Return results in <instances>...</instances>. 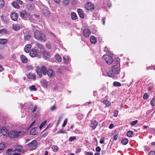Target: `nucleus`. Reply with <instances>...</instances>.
Masks as SVG:
<instances>
[{
    "label": "nucleus",
    "mask_w": 155,
    "mask_h": 155,
    "mask_svg": "<svg viewBox=\"0 0 155 155\" xmlns=\"http://www.w3.org/2000/svg\"><path fill=\"white\" fill-rule=\"evenodd\" d=\"M85 8L87 10L92 11L94 8V6L93 3L89 2L86 4Z\"/></svg>",
    "instance_id": "nucleus-7"
},
{
    "label": "nucleus",
    "mask_w": 155,
    "mask_h": 155,
    "mask_svg": "<svg viewBox=\"0 0 155 155\" xmlns=\"http://www.w3.org/2000/svg\"><path fill=\"white\" fill-rule=\"evenodd\" d=\"M111 6V2L109 1H106L104 2L103 5V7L106 11H107V8H110Z\"/></svg>",
    "instance_id": "nucleus-8"
},
{
    "label": "nucleus",
    "mask_w": 155,
    "mask_h": 155,
    "mask_svg": "<svg viewBox=\"0 0 155 155\" xmlns=\"http://www.w3.org/2000/svg\"><path fill=\"white\" fill-rule=\"evenodd\" d=\"M47 74L49 77L52 78L54 76V72L52 69L49 68L48 69Z\"/></svg>",
    "instance_id": "nucleus-10"
},
{
    "label": "nucleus",
    "mask_w": 155,
    "mask_h": 155,
    "mask_svg": "<svg viewBox=\"0 0 155 155\" xmlns=\"http://www.w3.org/2000/svg\"><path fill=\"white\" fill-rule=\"evenodd\" d=\"M37 54V51L35 49H32L30 53V56L32 57H34L36 56Z\"/></svg>",
    "instance_id": "nucleus-11"
},
{
    "label": "nucleus",
    "mask_w": 155,
    "mask_h": 155,
    "mask_svg": "<svg viewBox=\"0 0 155 155\" xmlns=\"http://www.w3.org/2000/svg\"><path fill=\"white\" fill-rule=\"evenodd\" d=\"M27 6L29 10H31L34 8V4L32 2H30L28 4Z\"/></svg>",
    "instance_id": "nucleus-17"
},
{
    "label": "nucleus",
    "mask_w": 155,
    "mask_h": 155,
    "mask_svg": "<svg viewBox=\"0 0 155 155\" xmlns=\"http://www.w3.org/2000/svg\"><path fill=\"white\" fill-rule=\"evenodd\" d=\"M120 67L117 65H114L110 68L107 72V74L108 76L113 77L115 74H119L120 71Z\"/></svg>",
    "instance_id": "nucleus-1"
},
{
    "label": "nucleus",
    "mask_w": 155,
    "mask_h": 155,
    "mask_svg": "<svg viewBox=\"0 0 155 155\" xmlns=\"http://www.w3.org/2000/svg\"><path fill=\"white\" fill-rule=\"evenodd\" d=\"M12 4V5L15 8L18 9L20 7L19 5H18L17 3L16 2H13Z\"/></svg>",
    "instance_id": "nucleus-32"
},
{
    "label": "nucleus",
    "mask_w": 155,
    "mask_h": 155,
    "mask_svg": "<svg viewBox=\"0 0 155 155\" xmlns=\"http://www.w3.org/2000/svg\"><path fill=\"white\" fill-rule=\"evenodd\" d=\"M21 58L22 62L24 63H26L27 62V58L24 55H21Z\"/></svg>",
    "instance_id": "nucleus-19"
},
{
    "label": "nucleus",
    "mask_w": 155,
    "mask_h": 155,
    "mask_svg": "<svg viewBox=\"0 0 155 155\" xmlns=\"http://www.w3.org/2000/svg\"><path fill=\"white\" fill-rule=\"evenodd\" d=\"M12 19L14 21H16L18 18V14L16 12H13L10 15Z\"/></svg>",
    "instance_id": "nucleus-12"
},
{
    "label": "nucleus",
    "mask_w": 155,
    "mask_h": 155,
    "mask_svg": "<svg viewBox=\"0 0 155 155\" xmlns=\"http://www.w3.org/2000/svg\"><path fill=\"white\" fill-rule=\"evenodd\" d=\"M34 36L36 39L40 40L41 41L45 42L46 41V38L45 34L42 33L40 31H35Z\"/></svg>",
    "instance_id": "nucleus-4"
},
{
    "label": "nucleus",
    "mask_w": 155,
    "mask_h": 155,
    "mask_svg": "<svg viewBox=\"0 0 155 155\" xmlns=\"http://www.w3.org/2000/svg\"><path fill=\"white\" fill-rule=\"evenodd\" d=\"M37 144V141L36 140H34L30 143H28V145H36Z\"/></svg>",
    "instance_id": "nucleus-27"
},
{
    "label": "nucleus",
    "mask_w": 155,
    "mask_h": 155,
    "mask_svg": "<svg viewBox=\"0 0 155 155\" xmlns=\"http://www.w3.org/2000/svg\"><path fill=\"white\" fill-rule=\"evenodd\" d=\"M104 141V138H101L100 139V143H103Z\"/></svg>",
    "instance_id": "nucleus-56"
},
{
    "label": "nucleus",
    "mask_w": 155,
    "mask_h": 155,
    "mask_svg": "<svg viewBox=\"0 0 155 155\" xmlns=\"http://www.w3.org/2000/svg\"><path fill=\"white\" fill-rule=\"evenodd\" d=\"M6 32V30L5 29H2L1 30H0V33H5Z\"/></svg>",
    "instance_id": "nucleus-52"
},
{
    "label": "nucleus",
    "mask_w": 155,
    "mask_h": 155,
    "mask_svg": "<svg viewBox=\"0 0 155 155\" xmlns=\"http://www.w3.org/2000/svg\"><path fill=\"white\" fill-rule=\"evenodd\" d=\"M12 149L9 148L6 151V153L5 155H11L12 153L13 152Z\"/></svg>",
    "instance_id": "nucleus-30"
},
{
    "label": "nucleus",
    "mask_w": 155,
    "mask_h": 155,
    "mask_svg": "<svg viewBox=\"0 0 155 155\" xmlns=\"http://www.w3.org/2000/svg\"><path fill=\"white\" fill-rule=\"evenodd\" d=\"M36 128H32L30 130V134L32 135H35L36 134Z\"/></svg>",
    "instance_id": "nucleus-25"
},
{
    "label": "nucleus",
    "mask_w": 155,
    "mask_h": 155,
    "mask_svg": "<svg viewBox=\"0 0 155 155\" xmlns=\"http://www.w3.org/2000/svg\"><path fill=\"white\" fill-rule=\"evenodd\" d=\"M149 155H155V151H151L149 152Z\"/></svg>",
    "instance_id": "nucleus-53"
},
{
    "label": "nucleus",
    "mask_w": 155,
    "mask_h": 155,
    "mask_svg": "<svg viewBox=\"0 0 155 155\" xmlns=\"http://www.w3.org/2000/svg\"><path fill=\"white\" fill-rule=\"evenodd\" d=\"M118 137V136L117 135H114V139L115 140H116L117 139Z\"/></svg>",
    "instance_id": "nucleus-62"
},
{
    "label": "nucleus",
    "mask_w": 155,
    "mask_h": 155,
    "mask_svg": "<svg viewBox=\"0 0 155 155\" xmlns=\"http://www.w3.org/2000/svg\"><path fill=\"white\" fill-rule=\"evenodd\" d=\"M31 47V44H28L26 45L25 48V51L27 53H28L30 51Z\"/></svg>",
    "instance_id": "nucleus-18"
},
{
    "label": "nucleus",
    "mask_w": 155,
    "mask_h": 155,
    "mask_svg": "<svg viewBox=\"0 0 155 155\" xmlns=\"http://www.w3.org/2000/svg\"><path fill=\"white\" fill-rule=\"evenodd\" d=\"M114 125L113 124H111L109 126V128L110 129H112L114 127Z\"/></svg>",
    "instance_id": "nucleus-60"
},
{
    "label": "nucleus",
    "mask_w": 155,
    "mask_h": 155,
    "mask_svg": "<svg viewBox=\"0 0 155 155\" xmlns=\"http://www.w3.org/2000/svg\"><path fill=\"white\" fill-rule=\"evenodd\" d=\"M154 98H153L150 101V104L151 105L154 106L155 105Z\"/></svg>",
    "instance_id": "nucleus-48"
},
{
    "label": "nucleus",
    "mask_w": 155,
    "mask_h": 155,
    "mask_svg": "<svg viewBox=\"0 0 155 155\" xmlns=\"http://www.w3.org/2000/svg\"><path fill=\"white\" fill-rule=\"evenodd\" d=\"M71 16L72 19L73 20H76L77 18V17L76 13L74 12L71 13Z\"/></svg>",
    "instance_id": "nucleus-26"
},
{
    "label": "nucleus",
    "mask_w": 155,
    "mask_h": 155,
    "mask_svg": "<svg viewBox=\"0 0 155 155\" xmlns=\"http://www.w3.org/2000/svg\"><path fill=\"white\" fill-rule=\"evenodd\" d=\"M28 77L29 78L31 79H35L36 78L35 75L31 73L28 74Z\"/></svg>",
    "instance_id": "nucleus-23"
},
{
    "label": "nucleus",
    "mask_w": 155,
    "mask_h": 155,
    "mask_svg": "<svg viewBox=\"0 0 155 155\" xmlns=\"http://www.w3.org/2000/svg\"><path fill=\"white\" fill-rule=\"evenodd\" d=\"M20 16L23 19L25 20H27L28 19L30 18V14L29 13H26L25 11H22L20 12Z\"/></svg>",
    "instance_id": "nucleus-6"
},
{
    "label": "nucleus",
    "mask_w": 155,
    "mask_h": 155,
    "mask_svg": "<svg viewBox=\"0 0 155 155\" xmlns=\"http://www.w3.org/2000/svg\"><path fill=\"white\" fill-rule=\"evenodd\" d=\"M105 19H106V18H102V22L104 25H105Z\"/></svg>",
    "instance_id": "nucleus-59"
},
{
    "label": "nucleus",
    "mask_w": 155,
    "mask_h": 155,
    "mask_svg": "<svg viewBox=\"0 0 155 155\" xmlns=\"http://www.w3.org/2000/svg\"><path fill=\"white\" fill-rule=\"evenodd\" d=\"M13 28L15 30L18 31L20 29V27L17 25H13Z\"/></svg>",
    "instance_id": "nucleus-39"
},
{
    "label": "nucleus",
    "mask_w": 155,
    "mask_h": 155,
    "mask_svg": "<svg viewBox=\"0 0 155 155\" xmlns=\"http://www.w3.org/2000/svg\"><path fill=\"white\" fill-rule=\"evenodd\" d=\"M57 132L59 134L61 133H65V131H64L62 129L59 130Z\"/></svg>",
    "instance_id": "nucleus-55"
},
{
    "label": "nucleus",
    "mask_w": 155,
    "mask_h": 155,
    "mask_svg": "<svg viewBox=\"0 0 155 155\" xmlns=\"http://www.w3.org/2000/svg\"><path fill=\"white\" fill-rule=\"evenodd\" d=\"M35 44L36 46L40 49L41 52H43V51H44V48L42 46V45L37 42H35Z\"/></svg>",
    "instance_id": "nucleus-14"
},
{
    "label": "nucleus",
    "mask_w": 155,
    "mask_h": 155,
    "mask_svg": "<svg viewBox=\"0 0 155 155\" xmlns=\"http://www.w3.org/2000/svg\"><path fill=\"white\" fill-rule=\"evenodd\" d=\"M37 107L36 106H35L34 107V108L33 110H32V112H33V113H34L36 111V109H37Z\"/></svg>",
    "instance_id": "nucleus-61"
},
{
    "label": "nucleus",
    "mask_w": 155,
    "mask_h": 155,
    "mask_svg": "<svg viewBox=\"0 0 155 155\" xmlns=\"http://www.w3.org/2000/svg\"><path fill=\"white\" fill-rule=\"evenodd\" d=\"M97 126V122L96 120H94L93 123H92L91 125V127L94 130L96 127Z\"/></svg>",
    "instance_id": "nucleus-24"
},
{
    "label": "nucleus",
    "mask_w": 155,
    "mask_h": 155,
    "mask_svg": "<svg viewBox=\"0 0 155 155\" xmlns=\"http://www.w3.org/2000/svg\"><path fill=\"white\" fill-rule=\"evenodd\" d=\"M42 13L46 16H49L50 15V12L47 9L43 8L42 10Z\"/></svg>",
    "instance_id": "nucleus-13"
},
{
    "label": "nucleus",
    "mask_w": 155,
    "mask_h": 155,
    "mask_svg": "<svg viewBox=\"0 0 155 155\" xmlns=\"http://www.w3.org/2000/svg\"><path fill=\"white\" fill-rule=\"evenodd\" d=\"M55 58L58 62L61 61V58L59 55H55Z\"/></svg>",
    "instance_id": "nucleus-37"
},
{
    "label": "nucleus",
    "mask_w": 155,
    "mask_h": 155,
    "mask_svg": "<svg viewBox=\"0 0 155 155\" xmlns=\"http://www.w3.org/2000/svg\"><path fill=\"white\" fill-rule=\"evenodd\" d=\"M138 122V121L137 120H135L134 121H133L131 122L130 123V125H131L132 126H133L134 125H135Z\"/></svg>",
    "instance_id": "nucleus-43"
},
{
    "label": "nucleus",
    "mask_w": 155,
    "mask_h": 155,
    "mask_svg": "<svg viewBox=\"0 0 155 155\" xmlns=\"http://www.w3.org/2000/svg\"><path fill=\"white\" fill-rule=\"evenodd\" d=\"M81 148H78L76 150L75 153H79L81 151Z\"/></svg>",
    "instance_id": "nucleus-58"
},
{
    "label": "nucleus",
    "mask_w": 155,
    "mask_h": 155,
    "mask_svg": "<svg viewBox=\"0 0 155 155\" xmlns=\"http://www.w3.org/2000/svg\"><path fill=\"white\" fill-rule=\"evenodd\" d=\"M8 41L6 39L0 38V44H5Z\"/></svg>",
    "instance_id": "nucleus-20"
},
{
    "label": "nucleus",
    "mask_w": 155,
    "mask_h": 155,
    "mask_svg": "<svg viewBox=\"0 0 155 155\" xmlns=\"http://www.w3.org/2000/svg\"><path fill=\"white\" fill-rule=\"evenodd\" d=\"M77 12L81 18H84L83 12L81 9L80 8L78 9H77Z\"/></svg>",
    "instance_id": "nucleus-15"
},
{
    "label": "nucleus",
    "mask_w": 155,
    "mask_h": 155,
    "mask_svg": "<svg viewBox=\"0 0 155 155\" xmlns=\"http://www.w3.org/2000/svg\"><path fill=\"white\" fill-rule=\"evenodd\" d=\"M58 148L57 146H53L52 147V149L54 152H57L58 151Z\"/></svg>",
    "instance_id": "nucleus-41"
},
{
    "label": "nucleus",
    "mask_w": 155,
    "mask_h": 155,
    "mask_svg": "<svg viewBox=\"0 0 155 155\" xmlns=\"http://www.w3.org/2000/svg\"><path fill=\"white\" fill-rule=\"evenodd\" d=\"M31 37L30 35H25V39L26 40L28 41L29 40Z\"/></svg>",
    "instance_id": "nucleus-44"
},
{
    "label": "nucleus",
    "mask_w": 155,
    "mask_h": 155,
    "mask_svg": "<svg viewBox=\"0 0 155 155\" xmlns=\"http://www.w3.org/2000/svg\"><path fill=\"white\" fill-rule=\"evenodd\" d=\"M1 131L3 135H5L7 134V133L8 132V130L5 128V127H3L1 130Z\"/></svg>",
    "instance_id": "nucleus-16"
},
{
    "label": "nucleus",
    "mask_w": 155,
    "mask_h": 155,
    "mask_svg": "<svg viewBox=\"0 0 155 155\" xmlns=\"http://www.w3.org/2000/svg\"><path fill=\"white\" fill-rule=\"evenodd\" d=\"M43 86L45 87H47L48 86L47 81L45 79L43 80L42 81Z\"/></svg>",
    "instance_id": "nucleus-34"
},
{
    "label": "nucleus",
    "mask_w": 155,
    "mask_h": 155,
    "mask_svg": "<svg viewBox=\"0 0 155 155\" xmlns=\"http://www.w3.org/2000/svg\"><path fill=\"white\" fill-rule=\"evenodd\" d=\"M48 70H47L46 67L44 66H42L41 68L39 67H37L36 68V72L40 78L42 77L43 74L45 75L47 73Z\"/></svg>",
    "instance_id": "nucleus-3"
},
{
    "label": "nucleus",
    "mask_w": 155,
    "mask_h": 155,
    "mask_svg": "<svg viewBox=\"0 0 155 155\" xmlns=\"http://www.w3.org/2000/svg\"><path fill=\"white\" fill-rule=\"evenodd\" d=\"M69 2V0H63V3L64 5H68Z\"/></svg>",
    "instance_id": "nucleus-47"
},
{
    "label": "nucleus",
    "mask_w": 155,
    "mask_h": 155,
    "mask_svg": "<svg viewBox=\"0 0 155 155\" xmlns=\"http://www.w3.org/2000/svg\"><path fill=\"white\" fill-rule=\"evenodd\" d=\"M4 68L0 64V72H1L3 70Z\"/></svg>",
    "instance_id": "nucleus-63"
},
{
    "label": "nucleus",
    "mask_w": 155,
    "mask_h": 155,
    "mask_svg": "<svg viewBox=\"0 0 155 155\" xmlns=\"http://www.w3.org/2000/svg\"><path fill=\"white\" fill-rule=\"evenodd\" d=\"M29 89L31 91H36L37 90L36 88L34 85H32L29 87Z\"/></svg>",
    "instance_id": "nucleus-40"
},
{
    "label": "nucleus",
    "mask_w": 155,
    "mask_h": 155,
    "mask_svg": "<svg viewBox=\"0 0 155 155\" xmlns=\"http://www.w3.org/2000/svg\"><path fill=\"white\" fill-rule=\"evenodd\" d=\"M19 146L20 147V148L19 149H15V150H14V152H15L16 151H17L18 152H20L21 153H24L25 151L24 150H22V149L21 148H22L21 146Z\"/></svg>",
    "instance_id": "nucleus-22"
},
{
    "label": "nucleus",
    "mask_w": 155,
    "mask_h": 155,
    "mask_svg": "<svg viewBox=\"0 0 155 155\" xmlns=\"http://www.w3.org/2000/svg\"><path fill=\"white\" fill-rule=\"evenodd\" d=\"M103 103L107 107H109L111 105L110 102L107 100H104L103 101Z\"/></svg>",
    "instance_id": "nucleus-31"
},
{
    "label": "nucleus",
    "mask_w": 155,
    "mask_h": 155,
    "mask_svg": "<svg viewBox=\"0 0 155 155\" xmlns=\"http://www.w3.org/2000/svg\"><path fill=\"white\" fill-rule=\"evenodd\" d=\"M42 53L44 56L45 57L48 58L50 56L49 53L46 51H45L44 50Z\"/></svg>",
    "instance_id": "nucleus-28"
},
{
    "label": "nucleus",
    "mask_w": 155,
    "mask_h": 155,
    "mask_svg": "<svg viewBox=\"0 0 155 155\" xmlns=\"http://www.w3.org/2000/svg\"><path fill=\"white\" fill-rule=\"evenodd\" d=\"M67 121V119H65L64 121V123L62 125V126L63 127H64L66 125Z\"/></svg>",
    "instance_id": "nucleus-49"
},
{
    "label": "nucleus",
    "mask_w": 155,
    "mask_h": 155,
    "mask_svg": "<svg viewBox=\"0 0 155 155\" xmlns=\"http://www.w3.org/2000/svg\"><path fill=\"white\" fill-rule=\"evenodd\" d=\"M90 41L92 43L95 44L96 42V38L93 36H91L90 37Z\"/></svg>",
    "instance_id": "nucleus-21"
},
{
    "label": "nucleus",
    "mask_w": 155,
    "mask_h": 155,
    "mask_svg": "<svg viewBox=\"0 0 155 155\" xmlns=\"http://www.w3.org/2000/svg\"><path fill=\"white\" fill-rule=\"evenodd\" d=\"M25 134L23 131H17L12 130L10 131L8 134V136L9 137L12 138H17L19 137H21Z\"/></svg>",
    "instance_id": "nucleus-2"
},
{
    "label": "nucleus",
    "mask_w": 155,
    "mask_h": 155,
    "mask_svg": "<svg viewBox=\"0 0 155 155\" xmlns=\"http://www.w3.org/2000/svg\"><path fill=\"white\" fill-rule=\"evenodd\" d=\"M1 17L2 20L3 21H5V20L4 19V17L3 15H1Z\"/></svg>",
    "instance_id": "nucleus-64"
},
{
    "label": "nucleus",
    "mask_w": 155,
    "mask_h": 155,
    "mask_svg": "<svg viewBox=\"0 0 155 155\" xmlns=\"http://www.w3.org/2000/svg\"><path fill=\"white\" fill-rule=\"evenodd\" d=\"M5 4L4 1L3 0H0V8H2Z\"/></svg>",
    "instance_id": "nucleus-38"
},
{
    "label": "nucleus",
    "mask_w": 155,
    "mask_h": 155,
    "mask_svg": "<svg viewBox=\"0 0 155 155\" xmlns=\"http://www.w3.org/2000/svg\"><path fill=\"white\" fill-rule=\"evenodd\" d=\"M113 85L115 87H120L121 86V84L119 82L114 81L113 83Z\"/></svg>",
    "instance_id": "nucleus-33"
},
{
    "label": "nucleus",
    "mask_w": 155,
    "mask_h": 155,
    "mask_svg": "<svg viewBox=\"0 0 155 155\" xmlns=\"http://www.w3.org/2000/svg\"><path fill=\"white\" fill-rule=\"evenodd\" d=\"M133 132L132 131L129 130L128 131L127 134V136L129 137H131L132 136Z\"/></svg>",
    "instance_id": "nucleus-35"
},
{
    "label": "nucleus",
    "mask_w": 155,
    "mask_h": 155,
    "mask_svg": "<svg viewBox=\"0 0 155 155\" xmlns=\"http://www.w3.org/2000/svg\"><path fill=\"white\" fill-rule=\"evenodd\" d=\"M76 138L75 137H70V138H69V140L70 141H72L74 140Z\"/></svg>",
    "instance_id": "nucleus-57"
},
{
    "label": "nucleus",
    "mask_w": 155,
    "mask_h": 155,
    "mask_svg": "<svg viewBox=\"0 0 155 155\" xmlns=\"http://www.w3.org/2000/svg\"><path fill=\"white\" fill-rule=\"evenodd\" d=\"M26 67L28 70H31L33 68V66L31 65L27 66Z\"/></svg>",
    "instance_id": "nucleus-54"
},
{
    "label": "nucleus",
    "mask_w": 155,
    "mask_h": 155,
    "mask_svg": "<svg viewBox=\"0 0 155 155\" xmlns=\"http://www.w3.org/2000/svg\"><path fill=\"white\" fill-rule=\"evenodd\" d=\"M16 2L17 3L18 5L19 4L22 5V2L20 0H16Z\"/></svg>",
    "instance_id": "nucleus-50"
},
{
    "label": "nucleus",
    "mask_w": 155,
    "mask_h": 155,
    "mask_svg": "<svg viewBox=\"0 0 155 155\" xmlns=\"http://www.w3.org/2000/svg\"><path fill=\"white\" fill-rule=\"evenodd\" d=\"M114 117H117V116L118 114V111L117 110H114Z\"/></svg>",
    "instance_id": "nucleus-46"
},
{
    "label": "nucleus",
    "mask_w": 155,
    "mask_h": 155,
    "mask_svg": "<svg viewBox=\"0 0 155 155\" xmlns=\"http://www.w3.org/2000/svg\"><path fill=\"white\" fill-rule=\"evenodd\" d=\"M28 150L30 151H31L35 149L37 146H28Z\"/></svg>",
    "instance_id": "nucleus-29"
},
{
    "label": "nucleus",
    "mask_w": 155,
    "mask_h": 155,
    "mask_svg": "<svg viewBox=\"0 0 155 155\" xmlns=\"http://www.w3.org/2000/svg\"><path fill=\"white\" fill-rule=\"evenodd\" d=\"M128 142V140L127 139H125L122 140L121 141V143L122 144L125 145Z\"/></svg>",
    "instance_id": "nucleus-36"
},
{
    "label": "nucleus",
    "mask_w": 155,
    "mask_h": 155,
    "mask_svg": "<svg viewBox=\"0 0 155 155\" xmlns=\"http://www.w3.org/2000/svg\"><path fill=\"white\" fill-rule=\"evenodd\" d=\"M148 98V94L147 93H145L144 94L143 96V98L144 99H147Z\"/></svg>",
    "instance_id": "nucleus-45"
},
{
    "label": "nucleus",
    "mask_w": 155,
    "mask_h": 155,
    "mask_svg": "<svg viewBox=\"0 0 155 155\" xmlns=\"http://www.w3.org/2000/svg\"><path fill=\"white\" fill-rule=\"evenodd\" d=\"M106 63L109 65H111L113 62L112 55L110 56L108 55H103Z\"/></svg>",
    "instance_id": "nucleus-5"
},
{
    "label": "nucleus",
    "mask_w": 155,
    "mask_h": 155,
    "mask_svg": "<svg viewBox=\"0 0 155 155\" xmlns=\"http://www.w3.org/2000/svg\"><path fill=\"white\" fill-rule=\"evenodd\" d=\"M46 120H45L44 121H43L41 124V125H40V127H39V128L40 129H41V128L42 127H43L44 126V125L46 124Z\"/></svg>",
    "instance_id": "nucleus-42"
},
{
    "label": "nucleus",
    "mask_w": 155,
    "mask_h": 155,
    "mask_svg": "<svg viewBox=\"0 0 155 155\" xmlns=\"http://www.w3.org/2000/svg\"><path fill=\"white\" fill-rule=\"evenodd\" d=\"M56 108L55 105H54L51 108L50 110L51 111H53L55 110L56 109Z\"/></svg>",
    "instance_id": "nucleus-51"
},
{
    "label": "nucleus",
    "mask_w": 155,
    "mask_h": 155,
    "mask_svg": "<svg viewBox=\"0 0 155 155\" xmlns=\"http://www.w3.org/2000/svg\"><path fill=\"white\" fill-rule=\"evenodd\" d=\"M83 35L86 38L89 37L91 34V31L88 28H85L83 31Z\"/></svg>",
    "instance_id": "nucleus-9"
}]
</instances>
